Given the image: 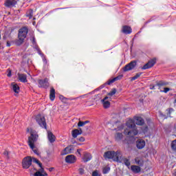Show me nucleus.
I'll return each mask as SVG.
<instances>
[{
    "instance_id": "f257e3e1",
    "label": "nucleus",
    "mask_w": 176,
    "mask_h": 176,
    "mask_svg": "<svg viewBox=\"0 0 176 176\" xmlns=\"http://www.w3.org/2000/svg\"><path fill=\"white\" fill-rule=\"evenodd\" d=\"M28 133H30V136L28 137V144L32 151L35 153V155H39V152L38 151V148L35 146V142L38 141V135L36 131L33 130L32 129L28 128Z\"/></svg>"
},
{
    "instance_id": "f03ea898",
    "label": "nucleus",
    "mask_w": 176,
    "mask_h": 176,
    "mask_svg": "<svg viewBox=\"0 0 176 176\" xmlns=\"http://www.w3.org/2000/svg\"><path fill=\"white\" fill-rule=\"evenodd\" d=\"M126 126L129 129H125L124 131V134L130 138H133L135 137L138 134V130L137 129V126H135V120L129 119L126 121Z\"/></svg>"
},
{
    "instance_id": "7ed1b4c3",
    "label": "nucleus",
    "mask_w": 176,
    "mask_h": 176,
    "mask_svg": "<svg viewBox=\"0 0 176 176\" xmlns=\"http://www.w3.org/2000/svg\"><path fill=\"white\" fill-rule=\"evenodd\" d=\"M122 152L117 151L116 152L113 151H107L104 154V159H112L113 162H120L122 160Z\"/></svg>"
},
{
    "instance_id": "20e7f679",
    "label": "nucleus",
    "mask_w": 176,
    "mask_h": 176,
    "mask_svg": "<svg viewBox=\"0 0 176 176\" xmlns=\"http://www.w3.org/2000/svg\"><path fill=\"white\" fill-rule=\"evenodd\" d=\"M27 34H28V29L27 28L24 27L19 30L18 34L19 39L16 41L17 46H20V45L24 43V40L27 38Z\"/></svg>"
},
{
    "instance_id": "39448f33",
    "label": "nucleus",
    "mask_w": 176,
    "mask_h": 176,
    "mask_svg": "<svg viewBox=\"0 0 176 176\" xmlns=\"http://www.w3.org/2000/svg\"><path fill=\"white\" fill-rule=\"evenodd\" d=\"M32 162L38 164V166H39V167L41 168V171H37L34 173V176H47V173H46V172L43 171V168H42V163H41V162H39V160L33 157L32 159Z\"/></svg>"
},
{
    "instance_id": "423d86ee",
    "label": "nucleus",
    "mask_w": 176,
    "mask_h": 176,
    "mask_svg": "<svg viewBox=\"0 0 176 176\" xmlns=\"http://www.w3.org/2000/svg\"><path fill=\"white\" fill-rule=\"evenodd\" d=\"M36 121L43 129H47L46 120L45 116L43 115L38 114L36 116Z\"/></svg>"
},
{
    "instance_id": "0eeeda50",
    "label": "nucleus",
    "mask_w": 176,
    "mask_h": 176,
    "mask_svg": "<svg viewBox=\"0 0 176 176\" xmlns=\"http://www.w3.org/2000/svg\"><path fill=\"white\" fill-rule=\"evenodd\" d=\"M32 164V158L31 157H26L23 160L22 166L23 168H30Z\"/></svg>"
},
{
    "instance_id": "6e6552de",
    "label": "nucleus",
    "mask_w": 176,
    "mask_h": 176,
    "mask_svg": "<svg viewBox=\"0 0 176 176\" xmlns=\"http://www.w3.org/2000/svg\"><path fill=\"white\" fill-rule=\"evenodd\" d=\"M137 65V62L135 60L131 61L130 63L125 65L123 68L124 72H127L128 71H131V69H134Z\"/></svg>"
},
{
    "instance_id": "1a4fd4ad",
    "label": "nucleus",
    "mask_w": 176,
    "mask_h": 176,
    "mask_svg": "<svg viewBox=\"0 0 176 176\" xmlns=\"http://www.w3.org/2000/svg\"><path fill=\"white\" fill-rule=\"evenodd\" d=\"M74 149H75V147H74V146L72 145L68 146L66 148H65L63 151H61L60 155L62 156H64L65 155L72 153Z\"/></svg>"
},
{
    "instance_id": "9d476101",
    "label": "nucleus",
    "mask_w": 176,
    "mask_h": 176,
    "mask_svg": "<svg viewBox=\"0 0 176 176\" xmlns=\"http://www.w3.org/2000/svg\"><path fill=\"white\" fill-rule=\"evenodd\" d=\"M156 64V58H154L150 60L147 63H146L142 67V69H149V68H152L153 65Z\"/></svg>"
},
{
    "instance_id": "9b49d317",
    "label": "nucleus",
    "mask_w": 176,
    "mask_h": 176,
    "mask_svg": "<svg viewBox=\"0 0 176 176\" xmlns=\"http://www.w3.org/2000/svg\"><path fill=\"white\" fill-rule=\"evenodd\" d=\"M38 87L43 89H47L49 87V79L45 78L44 80H38Z\"/></svg>"
},
{
    "instance_id": "f8f14e48",
    "label": "nucleus",
    "mask_w": 176,
    "mask_h": 176,
    "mask_svg": "<svg viewBox=\"0 0 176 176\" xmlns=\"http://www.w3.org/2000/svg\"><path fill=\"white\" fill-rule=\"evenodd\" d=\"M65 162L66 163H69V164H72L76 162V157L74 155H67L65 157Z\"/></svg>"
},
{
    "instance_id": "ddd939ff",
    "label": "nucleus",
    "mask_w": 176,
    "mask_h": 176,
    "mask_svg": "<svg viewBox=\"0 0 176 176\" xmlns=\"http://www.w3.org/2000/svg\"><path fill=\"white\" fill-rule=\"evenodd\" d=\"M136 146L138 149H144L145 148V140L139 139L136 142Z\"/></svg>"
},
{
    "instance_id": "4468645a",
    "label": "nucleus",
    "mask_w": 176,
    "mask_h": 176,
    "mask_svg": "<svg viewBox=\"0 0 176 176\" xmlns=\"http://www.w3.org/2000/svg\"><path fill=\"white\" fill-rule=\"evenodd\" d=\"M92 157L91 154L85 152L82 158V162H84V163H87V162H90V160L92 159Z\"/></svg>"
},
{
    "instance_id": "2eb2a0df",
    "label": "nucleus",
    "mask_w": 176,
    "mask_h": 176,
    "mask_svg": "<svg viewBox=\"0 0 176 176\" xmlns=\"http://www.w3.org/2000/svg\"><path fill=\"white\" fill-rule=\"evenodd\" d=\"M32 42L33 45H34V49L37 50L38 54L40 56H41V57H43L44 55L42 54V52L39 49V47H38V45H36V41L35 40L34 36L32 37Z\"/></svg>"
},
{
    "instance_id": "dca6fc26",
    "label": "nucleus",
    "mask_w": 176,
    "mask_h": 176,
    "mask_svg": "<svg viewBox=\"0 0 176 176\" xmlns=\"http://www.w3.org/2000/svg\"><path fill=\"white\" fill-rule=\"evenodd\" d=\"M16 3H17V1H16V0H6L5 2V6L7 8H12L14 6Z\"/></svg>"
},
{
    "instance_id": "f3484780",
    "label": "nucleus",
    "mask_w": 176,
    "mask_h": 176,
    "mask_svg": "<svg viewBox=\"0 0 176 176\" xmlns=\"http://www.w3.org/2000/svg\"><path fill=\"white\" fill-rule=\"evenodd\" d=\"M122 31L123 34H125L126 35H129V34H131L133 30L131 27L128 25H124L122 27Z\"/></svg>"
},
{
    "instance_id": "a211bd4d",
    "label": "nucleus",
    "mask_w": 176,
    "mask_h": 176,
    "mask_svg": "<svg viewBox=\"0 0 176 176\" xmlns=\"http://www.w3.org/2000/svg\"><path fill=\"white\" fill-rule=\"evenodd\" d=\"M18 79L20 80V82H22L23 83H25L28 82L27 80V75L24 74H18Z\"/></svg>"
},
{
    "instance_id": "6ab92c4d",
    "label": "nucleus",
    "mask_w": 176,
    "mask_h": 176,
    "mask_svg": "<svg viewBox=\"0 0 176 176\" xmlns=\"http://www.w3.org/2000/svg\"><path fill=\"white\" fill-rule=\"evenodd\" d=\"M102 102L103 104L104 108H109L111 107V102H109V100H108V97L106 96L102 100Z\"/></svg>"
},
{
    "instance_id": "aec40b11",
    "label": "nucleus",
    "mask_w": 176,
    "mask_h": 176,
    "mask_svg": "<svg viewBox=\"0 0 176 176\" xmlns=\"http://www.w3.org/2000/svg\"><path fill=\"white\" fill-rule=\"evenodd\" d=\"M47 138L51 144H53L56 141V136L51 131H47Z\"/></svg>"
},
{
    "instance_id": "412c9836",
    "label": "nucleus",
    "mask_w": 176,
    "mask_h": 176,
    "mask_svg": "<svg viewBox=\"0 0 176 176\" xmlns=\"http://www.w3.org/2000/svg\"><path fill=\"white\" fill-rule=\"evenodd\" d=\"M134 120H135V123H136L138 126H142V124L145 123V121L141 117H135L134 118Z\"/></svg>"
},
{
    "instance_id": "4be33fe9",
    "label": "nucleus",
    "mask_w": 176,
    "mask_h": 176,
    "mask_svg": "<svg viewBox=\"0 0 176 176\" xmlns=\"http://www.w3.org/2000/svg\"><path fill=\"white\" fill-rule=\"evenodd\" d=\"M131 170L135 174H138V173H141V167L135 165H133L131 166Z\"/></svg>"
},
{
    "instance_id": "5701e85b",
    "label": "nucleus",
    "mask_w": 176,
    "mask_h": 176,
    "mask_svg": "<svg viewBox=\"0 0 176 176\" xmlns=\"http://www.w3.org/2000/svg\"><path fill=\"white\" fill-rule=\"evenodd\" d=\"M50 98L51 101H54V99L56 98V90L54 88H51L50 91Z\"/></svg>"
},
{
    "instance_id": "b1692460",
    "label": "nucleus",
    "mask_w": 176,
    "mask_h": 176,
    "mask_svg": "<svg viewBox=\"0 0 176 176\" xmlns=\"http://www.w3.org/2000/svg\"><path fill=\"white\" fill-rule=\"evenodd\" d=\"M72 134L74 138H76V137L82 134V129H74V131H72Z\"/></svg>"
},
{
    "instance_id": "393cba45",
    "label": "nucleus",
    "mask_w": 176,
    "mask_h": 176,
    "mask_svg": "<svg viewBox=\"0 0 176 176\" xmlns=\"http://www.w3.org/2000/svg\"><path fill=\"white\" fill-rule=\"evenodd\" d=\"M135 162L136 164L140 166L141 167L144 166V160H142V158L140 157H137L136 158H135Z\"/></svg>"
},
{
    "instance_id": "a878e982",
    "label": "nucleus",
    "mask_w": 176,
    "mask_h": 176,
    "mask_svg": "<svg viewBox=\"0 0 176 176\" xmlns=\"http://www.w3.org/2000/svg\"><path fill=\"white\" fill-rule=\"evenodd\" d=\"M12 90L14 93L19 94L20 92V87L17 85V84H14V82L12 83Z\"/></svg>"
},
{
    "instance_id": "bb28decb",
    "label": "nucleus",
    "mask_w": 176,
    "mask_h": 176,
    "mask_svg": "<svg viewBox=\"0 0 176 176\" xmlns=\"http://www.w3.org/2000/svg\"><path fill=\"white\" fill-rule=\"evenodd\" d=\"M123 138V133H117L115 135V140L117 142L120 141Z\"/></svg>"
},
{
    "instance_id": "cd10ccee",
    "label": "nucleus",
    "mask_w": 176,
    "mask_h": 176,
    "mask_svg": "<svg viewBox=\"0 0 176 176\" xmlns=\"http://www.w3.org/2000/svg\"><path fill=\"white\" fill-rule=\"evenodd\" d=\"M118 162H123V163H124L125 166H126V167L130 166V160L127 159V158H123L122 157V160L118 161Z\"/></svg>"
},
{
    "instance_id": "c85d7f7f",
    "label": "nucleus",
    "mask_w": 176,
    "mask_h": 176,
    "mask_svg": "<svg viewBox=\"0 0 176 176\" xmlns=\"http://www.w3.org/2000/svg\"><path fill=\"white\" fill-rule=\"evenodd\" d=\"M120 79V76L115 77L114 78L109 80L108 85H111V83H113V82H116V80H119Z\"/></svg>"
},
{
    "instance_id": "c756f323",
    "label": "nucleus",
    "mask_w": 176,
    "mask_h": 176,
    "mask_svg": "<svg viewBox=\"0 0 176 176\" xmlns=\"http://www.w3.org/2000/svg\"><path fill=\"white\" fill-rule=\"evenodd\" d=\"M167 85H168V82H166L164 81H160L157 84V86H158V87H162V86H167Z\"/></svg>"
},
{
    "instance_id": "7c9ffc66",
    "label": "nucleus",
    "mask_w": 176,
    "mask_h": 176,
    "mask_svg": "<svg viewBox=\"0 0 176 176\" xmlns=\"http://www.w3.org/2000/svg\"><path fill=\"white\" fill-rule=\"evenodd\" d=\"M141 75H142V72L136 74L135 76H134L133 77L131 78V80H135L136 79H138V78H140V76H141Z\"/></svg>"
},
{
    "instance_id": "2f4dec72",
    "label": "nucleus",
    "mask_w": 176,
    "mask_h": 176,
    "mask_svg": "<svg viewBox=\"0 0 176 176\" xmlns=\"http://www.w3.org/2000/svg\"><path fill=\"white\" fill-rule=\"evenodd\" d=\"M111 170V168H109V166H105L103 168V174H108V173H109Z\"/></svg>"
},
{
    "instance_id": "473e14b6",
    "label": "nucleus",
    "mask_w": 176,
    "mask_h": 176,
    "mask_svg": "<svg viewBox=\"0 0 176 176\" xmlns=\"http://www.w3.org/2000/svg\"><path fill=\"white\" fill-rule=\"evenodd\" d=\"M171 148L173 151H176V140H175L172 142Z\"/></svg>"
},
{
    "instance_id": "72a5a7b5",
    "label": "nucleus",
    "mask_w": 176,
    "mask_h": 176,
    "mask_svg": "<svg viewBox=\"0 0 176 176\" xmlns=\"http://www.w3.org/2000/svg\"><path fill=\"white\" fill-rule=\"evenodd\" d=\"M115 94H116V89H113L109 94L108 96H115Z\"/></svg>"
},
{
    "instance_id": "f704fd0d",
    "label": "nucleus",
    "mask_w": 176,
    "mask_h": 176,
    "mask_svg": "<svg viewBox=\"0 0 176 176\" xmlns=\"http://www.w3.org/2000/svg\"><path fill=\"white\" fill-rule=\"evenodd\" d=\"M78 173L80 175H83V174H85V169L83 168H80L78 169Z\"/></svg>"
},
{
    "instance_id": "c9c22d12",
    "label": "nucleus",
    "mask_w": 176,
    "mask_h": 176,
    "mask_svg": "<svg viewBox=\"0 0 176 176\" xmlns=\"http://www.w3.org/2000/svg\"><path fill=\"white\" fill-rule=\"evenodd\" d=\"M92 176H101V175L98 173V170H94L92 173Z\"/></svg>"
},
{
    "instance_id": "e433bc0d",
    "label": "nucleus",
    "mask_w": 176,
    "mask_h": 176,
    "mask_svg": "<svg viewBox=\"0 0 176 176\" xmlns=\"http://www.w3.org/2000/svg\"><path fill=\"white\" fill-rule=\"evenodd\" d=\"M33 12L32 11H30L29 13L27 14V16L29 17V19H32Z\"/></svg>"
},
{
    "instance_id": "4c0bfd02",
    "label": "nucleus",
    "mask_w": 176,
    "mask_h": 176,
    "mask_svg": "<svg viewBox=\"0 0 176 176\" xmlns=\"http://www.w3.org/2000/svg\"><path fill=\"white\" fill-rule=\"evenodd\" d=\"M85 122H82V121H80L78 123V127H83V126H85Z\"/></svg>"
},
{
    "instance_id": "58836bf2",
    "label": "nucleus",
    "mask_w": 176,
    "mask_h": 176,
    "mask_svg": "<svg viewBox=\"0 0 176 176\" xmlns=\"http://www.w3.org/2000/svg\"><path fill=\"white\" fill-rule=\"evenodd\" d=\"M163 93H168L170 91V88L165 87L164 88V91H161Z\"/></svg>"
},
{
    "instance_id": "ea45409f",
    "label": "nucleus",
    "mask_w": 176,
    "mask_h": 176,
    "mask_svg": "<svg viewBox=\"0 0 176 176\" xmlns=\"http://www.w3.org/2000/svg\"><path fill=\"white\" fill-rule=\"evenodd\" d=\"M148 131V126H144L142 128V132L145 134Z\"/></svg>"
},
{
    "instance_id": "a19ab883",
    "label": "nucleus",
    "mask_w": 176,
    "mask_h": 176,
    "mask_svg": "<svg viewBox=\"0 0 176 176\" xmlns=\"http://www.w3.org/2000/svg\"><path fill=\"white\" fill-rule=\"evenodd\" d=\"M80 152H82V148H78L77 150V153H78L80 156H82V153H80Z\"/></svg>"
},
{
    "instance_id": "79ce46f5",
    "label": "nucleus",
    "mask_w": 176,
    "mask_h": 176,
    "mask_svg": "<svg viewBox=\"0 0 176 176\" xmlns=\"http://www.w3.org/2000/svg\"><path fill=\"white\" fill-rule=\"evenodd\" d=\"M3 153L5 156H8L9 155V151H5Z\"/></svg>"
},
{
    "instance_id": "37998d69",
    "label": "nucleus",
    "mask_w": 176,
    "mask_h": 176,
    "mask_svg": "<svg viewBox=\"0 0 176 176\" xmlns=\"http://www.w3.org/2000/svg\"><path fill=\"white\" fill-rule=\"evenodd\" d=\"M78 140H79V141H80V142H85V138H83V137L80 138Z\"/></svg>"
},
{
    "instance_id": "c03bdc74",
    "label": "nucleus",
    "mask_w": 176,
    "mask_h": 176,
    "mask_svg": "<svg viewBox=\"0 0 176 176\" xmlns=\"http://www.w3.org/2000/svg\"><path fill=\"white\" fill-rule=\"evenodd\" d=\"M7 76L10 77L12 76V72L10 70L8 74H7Z\"/></svg>"
},
{
    "instance_id": "a18cd8bd",
    "label": "nucleus",
    "mask_w": 176,
    "mask_h": 176,
    "mask_svg": "<svg viewBox=\"0 0 176 176\" xmlns=\"http://www.w3.org/2000/svg\"><path fill=\"white\" fill-rule=\"evenodd\" d=\"M174 111V109H169V110H168V113H169V115L171 113V112H173Z\"/></svg>"
},
{
    "instance_id": "49530a36",
    "label": "nucleus",
    "mask_w": 176,
    "mask_h": 176,
    "mask_svg": "<svg viewBox=\"0 0 176 176\" xmlns=\"http://www.w3.org/2000/svg\"><path fill=\"white\" fill-rule=\"evenodd\" d=\"M89 122H90V121H89V120L85 121V122H84V124H87V123H89Z\"/></svg>"
},
{
    "instance_id": "de8ad7c7",
    "label": "nucleus",
    "mask_w": 176,
    "mask_h": 176,
    "mask_svg": "<svg viewBox=\"0 0 176 176\" xmlns=\"http://www.w3.org/2000/svg\"><path fill=\"white\" fill-rule=\"evenodd\" d=\"M53 168H49V171H53Z\"/></svg>"
},
{
    "instance_id": "09e8293b",
    "label": "nucleus",
    "mask_w": 176,
    "mask_h": 176,
    "mask_svg": "<svg viewBox=\"0 0 176 176\" xmlns=\"http://www.w3.org/2000/svg\"><path fill=\"white\" fill-rule=\"evenodd\" d=\"M7 46H8V47L10 46V43H9V42L7 43Z\"/></svg>"
},
{
    "instance_id": "8fccbe9b",
    "label": "nucleus",
    "mask_w": 176,
    "mask_h": 176,
    "mask_svg": "<svg viewBox=\"0 0 176 176\" xmlns=\"http://www.w3.org/2000/svg\"><path fill=\"white\" fill-rule=\"evenodd\" d=\"M43 61H46V59H45V58H43Z\"/></svg>"
},
{
    "instance_id": "3c124183",
    "label": "nucleus",
    "mask_w": 176,
    "mask_h": 176,
    "mask_svg": "<svg viewBox=\"0 0 176 176\" xmlns=\"http://www.w3.org/2000/svg\"><path fill=\"white\" fill-rule=\"evenodd\" d=\"M175 102H176V99H175Z\"/></svg>"
}]
</instances>
